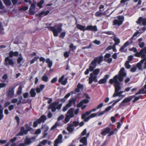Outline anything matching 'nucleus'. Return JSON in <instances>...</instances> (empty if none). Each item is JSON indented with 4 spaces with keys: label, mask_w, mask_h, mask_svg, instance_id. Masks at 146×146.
Returning a JSON list of instances; mask_svg holds the SVG:
<instances>
[{
    "label": "nucleus",
    "mask_w": 146,
    "mask_h": 146,
    "mask_svg": "<svg viewBox=\"0 0 146 146\" xmlns=\"http://www.w3.org/2000/svg\"><path fill=\"white\" fill-rule=\"evenodd\" d=\"M32 142L31 139L29 138H26L25 141V144L28 145L30 144Z\"/></svg>",
    "instance_id": "c9c22d12"
},
{
    "label": "nucleus",
    "mask_w": 146,
    "mask_h": 146,
    "mask_svg": "<svg viewBox=\"0 0 146 146\" xmlns=\"http://www.w3.org/2000/svg\"><path fill=\"white\" fill-rule=\"evenodd\" d=\"M124 68L123 67H122L120 69L118 75H116L114 76L113 78H114L116 76L117 79H118L120 82L123 81V77L125 76L126 75V73L124 72Z\"/></svg>",
    "instance_id": "1a4fd4ad"
},
{
    "label": "nucleus",
    "mask_w": 146,
    "mask_h": 146,
    "mask_svg": "<svg viewBox=\"0 0 146 146\" xmlns=\"http://www.w3.org/2000/svg\"><path fill=\"white\" fill-rule=\"evenodd\" d=\"M52 100V98H50L47 101L48 104H50L48 107V109L51 110L52 112L55 111L56 110H60L62 106V104L61 103L58 104L59 102H55L51 103Z\"/></svg>",
    "instance_id": "f257e3e1"
},
{
    "label": "nucleus",
    "mask_w": 146,
    "mask_h": 146,
    "mask_svg": "<svg viewBox=\"0 0 146 146\" xmlns=\"http://www.w3.org/2000/svg\"><path fill=\"white\" fill-rule=\"evenodd\" d=\"M118 80L116 76L114 78L110 79L109 81L110 84H112L113 83L115 84L114 85L115 88V91L116 92H118L121 89V87L120 86V83L118 81Z\"/></svg>",
    "instance_id": "0eeeda50"
},
{
    "label": "nucleus",
    "mask_w": 146,
    "mask_h": 146,
    "mask_svg": "<svg viewBox=\"0 0 146 146\" xmlns=\"http://www.w3.org/2000/svg\"><path fill=\"white\" fill-rule=\"evenodd\" d=\"M109 77L108 74H106L104 76V78L98 81V84H104L107 82V80Z\"/></svg>",
    "instance_id": "f3484780"
},
{
    "label": "nucleus",
    "mask_w": 146,
    "mask_h": 146,
    "mask_svg": "<svg viewBox=\"0 0 146 146\" xmlns=\"http://www.w3.org/2000/svg\"><path fill=\"white\" fill-rule=\"evenodd\" d=\"M144 91V89H140L139 90V91L136 93L135 94V95H137L138 94H142V92H143Z\"/></svg>",
    "instance_id": "6e6d98bb"
},
{
    "label": "nucleus",
    "mask_w": 146,
    "mask_h": 146,
    "mask_svg": "<svg viewBox=\"0 0 146 146\" xmlns=\"http://www.w3.org/2000/svg\"><path fill=\"white\" fill-rule=\"evenodd\" d=\"M46 62L48 64V67L50 68L52 65V61L50 60L49 58H48L46 60Z\"/></svg>",
    "instance_id": "c756f323"
},
{
    "label": "nucleus",
    "mask_w": 146,
    "mask_h": 146,
    "mask_svg": "<svg viewBox=\"0 0 146 146\" xmlns=\"http://www.w3.org/2000/svg\"><path fill=\"white\" fill-rule=\"evenodd\" d=\"M80 142L82 143L84 146H86L87 145V139L85 137H83L81 138L80 139Z\"/></svg>",
    "instance_id": "b1692460"
},
{
    "label": "nucleus",
    "mask_w": 146,
    "mask_h": 146,
    "mask_svg": "<svg viewBox=\"0 0 146 146\" xmlns=\"http://www.w3.org/2000/svg\"><path fill=\"white\" fill-rule=\"evenodd\" d=\"M141 22L143 25L146 26V18H143L142 17H140L136 23L137 24L140 25L141 24Z\"/></svg>",
    "instance_id": "4468645a"
},
{
    "label": "nucleus",
    "mask_w": 146,
    "mask_h": 146,
    "mask_svg": "<svg viewBox=\"0 0 146 146\" xmlns=\"http://www.w3.org/2000/svg\"><path fill=\"white\" fill-rule=\"evenodd\" d=\"M104 15L103 13L102 12L101 10L96 12L95 14V16L96 17H101L102 15Z\"/></svg>",
    "instance_id": "cd10ccee"
},
{
    "label": "nucleus",
    "mask_w": 146,
    "mask_h": 146,
    "mask_svg": "<svg viewBox=\"0 0 146 146\" xmlns=\"http://www.w3.org/2000/svg\"><path fill=\"white\" fill-rule=\"evenodd\" d=\"M113 40L115 42L114 45H117L120 42V40L118 38H113Z\"/></svg>",
    "instance_id": "79ce46f5"
},
{
    "label": "nucleus",
    "mask_w": 146,
    "mask_h": 146,
    "mask_svg": "<svg viewBox=\"0 0 146 146\" xmlns=\"http://www.w3.org/2000/svg\"><path fill=\"white\" fill-rule=\"evenodd\" d=\"M45 86L43 84H40L39 87H37L36 89V92L37 93H40L44 88Z\"/></svg>",
    "instance_id": "aec40b11"
},
{
    "label": "nucleus",
    "mask_w": 146,
    "mask_h": 146,
    "mask_svg": "<svg viewBox=\"0 0 146 146\" xmlns=\"http://www.w3.org/2000/svg\"><path fill=\"white\" fill-rule=\"evenodd\" d=\"M28 7L27 6H24L21 8L19 9V11L23 10L26 11L28 10Z\"/></svg>",
    "instance_id": "603ef678"
},
{
    "label": "nucleus",
    "mask_w": 146,
    "mask_h": 146,
    "mask_svg": "<svg viewBox=\"0 0 146 146\" xmlns=\"http://www.w3.org/2000/svg\"><path fill=\"white\" fill-rule=\"evenodd\" d=\"M129 51H133L134 52H136L134 55L137 57H144L145 56L144 54H146V47L142 48L139 52L137 51V49L134 47L129 48Z\"/></svg>",
    "instance_id": "20e7f679"
},
{
    "label": "nucleus",
    "mask_w": 146,
    "mask_h": 146,
    "mask_svg": "<svg viewBox=\"0 0 146 146\" xmlns=\"http://www.w3.org/2000/svg\"><path fill=\"white\" fill-rule=\"evenodd\" d=\"M90 77L88 78V83L90 84L92 83L93 82H96L97 81V77L96 76L93 75L92 73H91L90 75Z\"/></svg>",
    "instance_id": "f8f14e48"
},
{
    "label": "nucleus",
    "mask_w": 146,
    "mask_h": 146,
    "mask_svg": "<svg viewBox=\"0 0 146 146\" xmlns=\"http://www.w3.org/2000/svg\"><path fill=\"white\" fill-rule=\"evenodd\" d=\"M103 60V56H101L96 57L92 61L90 65L89 66V69L90 71L92 72L96 66V63L98 64H100Z\"/></svg>",
    "instance_id": "39448f33"
},
{
    "label": "nucleus",
    "mask_w": 146,
    "mask_h": 146,
    "mask_svg": "<svg viewBox=\"0 0 146 146\" xmlns=\"http://www.w3.org/2000/svg\"><path fill=\"white\" fill-rule=\"evenodd\" d=\"M28 133V132L27 131L26 129H25V128L24 127H21L20 128V131L16 135L17 136H23L24 135H27Z\"/></svg>",
    "instance_id": "ddd939ff"
},
{
    "label": "nucleus",
    "mask_w": 146,
    "mask_h": 146,
    "mask_svg": "<svg viewBox=\"0 0 146 146\" xmlns=\"http://www.w3.org/2000/svg\"><path fill=\"white\" fill-rule=\"evenodd\" d=\"M23 87L21 85L20 86L18 89L17 94L18 95H20L22 92Z\"/></svg>",
    "instance_id": "4c0bfd02"
},
{
    "label": "nucleus",
    "mask_w": 146,
    "mask_h": 146,
    "mask_svg": "<svg viewBox=\"0 0 146 146\" xmlns=\"http://www.w3.org/2000/svg\"><path fill=\"white\" fill-rule=\"evenodd\" d=\"M76 102V99L75 98L70 99L69 100L68 103L67 104V106H68L70 107L72 104L74 105L75 104Z\"/></svg>",
    "instance_id": "4be33fe9"
},
{
    "label": "nucleus",
    "mask_w": 146,
    "mask_h": 146,
    "mask_svg": "<svg viewBox=\"0 0 146 146\" xmlns=\"http://www.w3.org/2000/svg\"><path fill=\"white\" fill-rule=\"evenodd\" d=\"M20 57L17 59V63L18 64H20L23 60V58L21 54H19Z\"/></svg>",
    "instance_id": "ea45409f"
},
{
    "label": "nucleus",
    "mask_w": 146,
    "mask_h": 146,
    "mask_svg": "<svg viewBox=\"0 0 146 146\" xmlns=\"http://www.w3.org/2000/svg\"><path fill=\"white\" fill-rule=\"evenodd\" d=\"M70 52V50L69 51V52L67 51L65 52L64 53V56L65 58H67L69 56V54Z\"/></svg>",
    "instance_id": "de8ad7c7"
},
{
    "label": "nucleus",
    "mask_w": 146,
    "mask_h": 146,
    "mask_svg": "<svg viewBox=\"0 0 146 146\" xmlns=\"http://www.w3.org/2000/svg\"><path fill=\"white\" fill-rule=\"evenodd\" d=\"M39 58L38 56H35L32 60H31L30 61V64H33L34 62L36 60Z\"/></svg>",
    "instance_id": "a18cd8bd"
},
{
    "label": "nucleus",
    "mask_w": 146,
    "mask_h": 146,
    "mask_svg": "<svg viewBox=\"0 0 146 146\" xmlns=\"http://www.w3.org/2000/svg\"><path fill=\"white\" fill-rule=\"evenodd\" d=\"M66 32L64 31L61 33L59 36V37L63 39L66 34Z\"/></svg>",
    "instance_id": "58836bf2"
},
{
    "label": "nucleus",
    "mask_w": 146,
    "mask_h": 146,
    "mask_svg": "<svg viewBox=\"0 0 146 146\" xmlns=\"http://www.w3.org/2000/svg\"><path fill=\"white\" fill-rule=\"evenodd\" d=\"M76 27L80 31H84L86 30L90 31H97V27L96 25L92 26L91 25H90L87 26L86 28H85L84 26L79 24H77Z\"/></svg>",
    "instance_id": "423d86ee"
},
{
    "label": "nucleus",
    "mask_w": 146,
    "mask_h": 146,
    "mask_svg": "<svg viewBox=\"0 0 146 146\" xmlns=\"http://www.w3.org/2000/svg\"><path fill=\"white\" fill-rule=\"evenodd\" d=\"M110 131L111 129L110 127H107L102 129L100 134L103 136H105L107 134H109Z\"/></svg>",
    "instance_id": "2eb2a0df"
},
{
    "label": "nucleus",
    "mask_w": 146,
    "mask_h": 146,
    "mask_svg": "<svg viewBox=\"0 0 146 146\" xmlns=\"http://www.w3.org/2000/svg\"><path fill=\"white\" fill-rule=\"evenodd\" d=\"M62 135L61 134H59L58 137L57 139L55 141V144H58L59 143L62 142Z\"/></svg>",
    "instance_id": "5701e85b"
},
{
    "label": "nucleus",
    "mask_w": 146,
    "mask_h": 146,
    "mask_svg": "<svg viewBox=\"0 0 146 146\" xmlns=\"http://www.w3.org/2000/svg\"><path fill=\"white\" fill-rule=\"evenodd\" d=\"M86 133V129H84L81 133V136L85 135Z\"/></svg>",
    "instance_id": "680f3d73"
},
{
    "label": "nucleus",
    "mask_w": 146,
    "mask_h": 146,
    "mask_svg": "<svg viewBox=\"0 0 146 146\" xmlns=\"http://www.w3.org/2000/svg\"><path fill=\"white\" fill-rule=\"evenodd\" d=\"M42 81L47 82L48 81V78L44 74L42 77Z\"/></svg>",
    "instance_id": "f704fd0d"
},
{
    "label": "nucleus",
    "mask_w": 146,
    "mask_h": 146,
    "mask_svg": "<svg viewBox=\"0 0 146 146\" xmlns=\"http://www.w3.org/2000/svg\"><path fill=\"white\" fill-rule=\"evenodd\" d=\"M104 60L106 62H107L108 63H110L112 61V59L111 58H108V59L106 60V59H104Z\"/></svg>",
    "instance_id": "e2e57ef3"
},
{
    "label": "nucleus",
    "mask_w": 146,
    "mask_h": 146,
    "mask_svg": "<svg viewBox=\"0 0 146 146\" xmlns=\"http://www.w3.org/2000/svg\"><path fill=\"white\" fill-rule=\"evenodd\" d=\"M15 119L17 121V125H19L20 122V119L19 117L18 116L16 115L15 117Z\"/></svg>",
    "instance_id": "5fc2aeb1"
},
{
    "label": "nucleus",
    "mask_w": 146,
    "mask_h": 146,
    "mask_svg": "<svg viewBox=\"0 0 146 146\" xmlns=\"http://www.w3.org/2000/svg\"><path fill=\"white\" fill-rule=\"evenodd\" d=\"M100 70L99 68H97L95 69L94 70H93L92 71H93V72L92 73L93 74V75H94V76H96L100 72Z\"/></svg>",
    "instance_id": "2f4dec72"
},
{
    "label": "nucleus",
    "mask_w": 146,
    "mask_h": 146,
    "mask_svg": "<svg viewBox=\"0 0 146 146\" xmlns=\"http://www.w3.org/2000/svg\"><path fill=\"white\" fill-rule=\"evenodd\" d=\"M88 115H87L86 114V112H85L84 113L82 114V115L81 118L82 119H84V120L85 122H87L90 119V118L89 116H88L87 117H86V116Z\"/></svg>",
    "instance_id": "412c9836"
},
{
    "label": "nucleus",
    "mask_w": 146,
    "mask_h": 146,
    "mask_svg": "<svg viewBox=\"0 0 146 146\" xmlns=\"http://www.w3.org/2000/svg\"><path fill=\"white\" fill-rule=\"evenodd\" d=\"M57 81V78L55 77L53 78L51 80V82L52 83H54L56 82Z\"/></svg>",
    "instance_id": "0e129e2a"
},
{
    "label": "nucleus",
    "mask_w": 146,
    "mask_h": 146,
    "mask_svg": "<svg viewBox=\"0 0 146 146\" xmlns=\"http://www.w3.org/2000/svg\"><path fill=\"white\" fill-rule=\"evenodd\" d=\"M97 109V108H94L89 111L86 112V113L87 115H90L92 112L95 111Z\"/></svg>",
    "instance_id": "49530a36"
},
{
    "label": "nucleus",
    "mask_w": 146,
    "mask_h": 146,
    "mask_svg": "<svg viewBox=\"0 0 146 146\" xmlns=\"http://www.w3.org/2000/svg\"><path fill=\"white\" fill-rule=\"evenodd\" d=\"M117 18V19H115L113 21V25L119 27L123 24L124 20V17L122 15H119Z\"/></svg>",
    "instance_id": "6e6552de"
},
{
    "label": "nucleus",
    "mask_w": 146,
    "mask_h": 146,
    "mask_svg": "<svg viewBox=\"0 0 146 146\" xmlns=\"http://www.w3.org/2000/svg\"><path fill=\"white\" fill-rule=\"evenodd\" d=\"M3 2L6 6H10L11 4L10 0H4Z\"/></svg>",
    "instance_id": "e433bc0d"
},
{
    "label": "nucleus",
    "mask_w": 146,
    "mask_h": 146,
    "mask_svg": "<svg viewBox=\"0 0 146 146\" xmlns=\"http://www.w3.org/2000/svg\"><path fill=\"white\" fill-rule=\"evenodd\" d=\"M129 61H127L125 64V66L127 68L129 69L130 68L131 66L129 64Z\"/></svg>",
    "instance_id": "37998d69"
},
{
    "label": "nucleus",
    "mask_w": 146,
    "mask_h": 146,
    "mask_svg": "<svg viewBox=\"0 0 146 146\" xmlns=\"http://www.w3.org/2000/svg\"><path fill=\"white\" fill-rule=\"evenodd\" d=\"M35 89L32 88L29 92L30 94L32 97H35L36 95Z\"/></svg>",
    "instance_id": "7c9ffc66"
},
{
    "label": "nucleus",
    "mask_w": 146,
    "mask_h": 146,
    "mask_svg": "<svg viewBox=\"0 0 146 146\" xmlns=\"http://www.w3.org/2000/svg\"><path fill=\"white\" fill-rule=\"evenodd\" d=\"M62 25L61 23L57 24L54 26H48L47 28L48 30L52 32L53 35L55 37L58 36V33L62 31Z\"/></svg>",
    "instance_id": "f03ea898"
},
{
    "label": "nucleus",
    "mask_w": 146,
    "mask_h": 146,
    "mask_svg": "<svg viewBox=\"0 0 146 146\" xmlns=\"http://www.w3.org/2000/svg\"><path fill=\"white\" fill-rule=\"evenodd\" d=\"M67 114H68L67 115L71 118L74 117L73 108H71L67 112Z\"/></svg>",
    "instance_id": "6ab92c4d"
},
{
    "label": "nucleus",
    "mask_w": 146,
    "mask_h": 146,
    "mask_svg": "<svg viewBox=\"0 0 146 146\" xmlns=\"http://www.w3.org/2000/svg\"><path fill=\"white\" fill-rule=\"evenodd\" d=\"M44 128V133L47 132L49 129L48 127L47 126H45V125H42L41 129H43Z\"/></svg>",
    "instance_id": "c03bdc74"
},
{
    "label": "nucleus",
    "mask_w": 146,
    "mask_h": 146,
    "mask_svg": "<svg viewBox=\"0 0 146 146\" xmlns=\"http://www.w3.org/2000/svg\"><path fill=\"white\" fill-rule=\"evenodd\" d=\"M15 87L12 86H10L7 92V94L8 96L10 98H12L14 95V89Z\"/></svg>",
    "instance_id": "9b49d317"
},
{
    "label": "nucleus",
    "mask_w": 146,
    "mask_h": 146,
    "mask_svg": "<svg viewBox=\"0 0 146 146\" xmlns=\"http://www.w3.org/2000/svg\"><path fill=\"white\" fill-rule=\"evenodd\" d=\"M71 117H70L69 116L67 115H66V117L65 119V121L66 123H68L70 120Z\"/></svg>",
    "instance_id": "09e8293b"
},
{
    "label": "nucleus",
    "mask_w": 146,
    "mask_h": 146,
    "mask_svg": "<svg viewBox=\"0 0 146 146\" xmlns=\"http://www.w3.org/2000/svg\"><path fill=\"white\" fill-rule=\"evenodd\" d=\"M112 108V106H109L108 107H107V108H106L104 111H105V112H106L108 111L111 110V109Z\"/></svg>",
    "instance_id": "69168bd1"
},
{
    "label": "nucleus",
    "mask_w": 146,
    "mask_h": 146,
    "mask_svg": "<svg viewBox=\"0 0 146 146\" xmlns=\"http://www.w3.org/2000/svg\"><path fill=\"white\" fill-rule=\"evenodd\" d=\"M139 33V32L138 31H137L135 32L132 36L129 39V41L130 42V44H132L133 43V39L134 38L135 36H137L138 34Z\"/></svg>",
    "instance_id": "c85d7f7f"
},
{
    "label": "nucleus",
    "mask_w": 146,
    "mask_h": 146,
    "mask_svg": "<svg viewBox=\"0 0 146 146\" xmlns=\"http://www.w3.org/2000/svg\"><path fill=\"white\" fill-rule=\"evenodd\" d=\"M46 119V118L45 115H41L39 118L37 119L36 121L34 122L33 127H36L37 126L38 124H40L42 122L44 123Z\"/></svg>",
    "instance_id": "9d476101"
},
{
    "label": "nucleus",
    "mask_w": 146,
    "mask_h": 146,
    "mask_svg": "<svg viewBox=\"0 0 146 146\" xmlns=\"http://www.w3.org/2000/svg\"><path fill=\"white\" fill-rule=\"evenodd\" d=\"M142 97V96L141 95L138 97H135L134 99V100H133V103L137 101L139 99H140L141 97Z\"/></svg>",
    "instance_id": "8fccbe9b"
},
{
    "label": "nucleus",
    "mask_w": 146,
    "mask_h": 146,
    "mask_svg": "<svg viewBox=\"0 0 146 146\" xmlns=\"http://www.w3.org/2000/svg\"><path fill=\"white\" fill-rule=\"evenodd\" d=\"M24 126L28 132L31 131L33 129V128L30 127L27 124H25Z\"/></svg>",
    "instance_id": "473e14b6"
},
{
    "label": "nucleus",
    "mask_w": 146,
    "mask_h": 146,
    "mask_svg": "<svg viewBox=\"0 0 146 146\" xmlns=\"http://www.w3.org/2000/svg\"><path fill=\"white\" fill-rule=\"evenodd\" d=\"M64 118V115H60L58 117L57 119V120L58 121H60V120H62Z\"/></svg>",
    "instance_id": "bf43d9fd"
},
{
    "label": "nucleus",
    "mask_w": 146,
    "mask_h": 146,
    "mask_svg": "<svg viewBox=\"0 0 146 146\" xmlns=\"http://www.w3.org/2000/svg\"><path fill=\"white\" fill-rule=\"evenodd\" d=\"M130 44V42L127 41L120 48L119 51L121 52H125L127 50V49L125 51H124L125 48L128 46Z\"/></svg>",
    "instance_id": "dca6fc26"
},
{
    "label": "nucleus",
    "mask_w": 146,
    "mask_h": 146,
    "mask_svg": "<svg viewBox=\"0 0 146 146\" xmlns=\"http://www.w3.org/2000/svg\"><path fill=\"white\" fill-rule=\"evenodd\" d=\"M41 131L40 129H37L35 132V134H38L41 133Z\"/></svg>",
    "instance_id": "774afa93"
},
{
    "label": "nucleus",
    "mask_w": 146,
    "mask_h": 146,
    "mask_svg": "<svg viewBox=\"0 0 146 146\" xmlns=\"http://www.w3.org/2000/svg\"><path fill=\"white\" fill-rule=\"evenodd\" d=\"M3 109L0 110V120H1L3 117L4 115L3 114Z\"/></svg>",
    "instance_id": "3c124183"
},
{
    "label": "nucleus",
    "mask_w": 146,
    "mask_h": 146,
    "mask_svg": "<svg viewBox=\"0 0 146 146\" xmlns=\"http://www.w3.org/2000/svg\"><path fill=\"white\" fill-rule=\"evenodd\" d=\"M84 86L82 84L79 83L77 85V88H76L74 90L75 92L78 93L80 91V90H82L83 89Z\"/></svg>",
    "instance_id": "a211bd4d"
},
{
    "label": "nucleus",
    "mask_w": 146,
    "mask_h": 146,
    "mask_svg": "<svg viewBox=\"0 0 146 146\" xmlns=\"http://www.w3.org/2000/svg\"><path fill=\"white\" fill-rule=\"evenodd\" d=\"M73 126V125L72 124L69 125L67 128V130L69 132L73 131L74 130V128L72 127Z\"/></svg>",
    "instance_id": "72a5a7b5"
},
{
    "label": "nucleus",
    "mask_w": 146,
    "mask_h": 146,
    "mask_svg": "<svg viewBox=\"0 0 146 146\" xmlns=\"http://www.w3.org/2000/svg\"><path fill=\"white\" fill-rule=\"evenodd\" d=\"M83 104L82 101H81L80 102L77 104V106L78 108H80L83 105Z\"/></svg>",
    "instance_id": "4d7b16f0"
},
{
    "label": "nucleus",
    "mask_w": 146,
    "mask_h": 146,
    "mask_svg": "<svg viewBox=\"0 0 146 146\" xmlns=\"http://www.w3.org/2000/svg\"><path fill=\"white\" fill-rule=\"evenodd\" d=\"M145 60L144 59H143L141 60L139 62L137 63V67L138 68V69L139 70H142V68H141V65L144 62H145Z\"/></svg>",
    "instance_id": "bb28decb"
},
{
    "label": "nucleus",
    "mask_w": 146,
    "mask_h": 146,
    "mask_svg": "<svg viewBox=\"0 0 146 146\" xmlns=\"http://www.w3.org/2000/svg\"><path fill=\"white\" fill-rule=\"evenodd\" d=\"M50 13V11H42L41 12L38 14V17H41L43 16V15H44V16H46L48 15L49 13Z\"/></svg>",
    "instance_id": "a878e982"
},
{
    "label": "nucleus",
    "mask_w": 146,
    "mask_h": 146,
    "mask_svg": "<svg viewBox=\"0 0 146 146\" xmlns=\"http://www.w3.org/2000/svg\"><path fill=\"white\" fill-rule=\"evenodd\" d=\"M70 107L69 106H67V104L63 108L62 111H66L68 108Z\"/></svg>",
    "instance_id": "052dcab7"
},
{
    "label": "nucleus",
    "mask_w": 146,
    "mask_h": 146,
    "mask_svg": "<svg viewBox=\"0 0 146 146\" xmlns=\"http://www.w3.org/2000/svg\"><path fill=\"white\" fill-rule=\"evenodd\" d=\"M139 47L141 48H143L145 45V43L143 42H141L139 44Z\"/></svg>",
    "instance_id": "338daca9"
},
{
    "label": "nucleus",
    "mask_w": 146,
    "mask_h": 146,
    "mask_svg": "<svg viewBox=\"0 0 146 146\" xmlns=\"http://www.w3.org/2000/svg\"><path fill=\"white\" fill-rule=\"evenodd\" d=\"M19 55L18 51L13 52V51H10L9 53V57H6L5 60L4 65L7 66L8 65L13 66L14 64V62L12 59H10L9 57L12 58L13 56H17Z\"/></svg>",
    "instance_id": "7ed1b4c3"
},
{
    "label": "nucleus",
    "mask_w": 146,
    "mask_h": 146,
    "mask_svg": "<svg viewBox=\"0 0 146 146\" xmlns=\"http://www.w3.org/2000/svg\"><path fill=\"white\" fill-rule=\"evenodd\" d=\"M44 0H41L40 1L37 3V6L40 8H42V5L44 3Z\"/></svg>",
    "instance_id": "a19ab883"
},
{
    "label": "nucleus",
    "mask_w": 146,
    "mask_h": 146,
    "mask_svg": "<svg viewBox=\"0 0 146 146\" xmlns=\"http://www.w3.org/2000/svg\"><path fill=\"white\" fill-rule=\"evenodd\" d=\"M121 98L118 99L117 100L114 101V102L111 106L112 107V108L117 103L119 102L121 100Z\"/></svg>",
    "instance_id": "864d4df0"
},
{
    "label": "nucleus",
    "mask_w": 146,
    "mask_h": 146,
    "mask_svg": "<svg viewBox=\"0 0 146 146\" xmlns=\"http://www.w3.org/2000/svg\"><path fill=\"white\" fill-rule=\"evenodd\" d=\"M131 100V99L129 98H125L121 103L120 106H125V105L124 103L129 102Z\"/></svg>",
    "instance_id": "393cba45"
},
{
    "label": "nucleus",
    "mask_w": 146,
    "mask_h": 146,
    "mask_svg": "<svg viewBox=\"0 0 146 146\" xmlns=\"http://www.w3.org/2000/svg\"><path fill=\"white\" fill-rule=\"evenodd\" d=\"M73 125V126H74L75 127H77L79 125V122L78 121H74L73 122V124H72Z\"/></svg>",
    "instance_id": "13d9d810"
}]
</instances>
